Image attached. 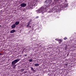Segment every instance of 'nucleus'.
<instances>
[{
	"instance_id": "nucleus-8",
	"label": "nucleus",
	"mask_w": 76,
	"mask_h": 76,
	"mask_svg": "<svg viewBox=\"0 0 76 76\" xmlns=\"http://www.w3.org/2000/svg\"><path fill=\"white\" fill-rule=\"evenodd\" d=\"M31 70L33 72H36V71L34 70L32 67H31Z\"/></svg>"
},
{
	"instance_id": "nucleus-11",
	"label": "nucleus",
	"mask_w": 76,
	"mask_h": 76,
	"mask_svg": "<svg viewBox=\"0 0 76 76\" xmlns=\"http://www.w3.org/2000/svg\"><path fill=\"white\" fill-rule=\"evenodd\" d=\"M33 61V59H30L29 61V62H32Z\"/></svg>"
},
{
	"instance_id": "nucleus-15",
	"label": "nucleus",
	"mask_w": 76,
	"mask_h": 76,
	"mask_svg": "<svg viewBox=\"0 0 76 76\" xmlns=\"http://www.w3.org/2000/svg\"><path fill=\"white\" fill-rule=\"evenodd\" d=\"M64 39L65 40H66V39H67V38H66V37H65L64 38Z\"/></svg>"
},
{
	"instance_id": "nucleus-19",
	"label": "nucleus",
	"mask_w": 76,
	"mask_h": 76,
	"mask_svg": "<svg viewBox=\"0 0 76 76\" xmlns=\"http://www.w3.org/2000/svg\"><path fill=\"white\" fill-rule=\"evenodd\" d=\"M26 73V71H25L23 72V73H24V74H25V73Z\"/></svg>"
},
{
	"instance_id": "nucleus-3",
	"label": "nucleus",
	"mask_w": 76,
	"mask_h": 76,
	"mask_svg": "<svg viewBox=\"0 0 76 76\" xmlns=\"http://www.w3.org/2000/svg\"><path fill=\"white\" fill-rule=\"evenodd\" d=\"M20 6H21V7H25L26 6V4L23 3L20 4Z\"/></svg>"
},
{
	"instance_id": "nucleus-5",
	"label": "nucleus",
	"mask_w": 76,
	"mask_h": 76,
	"mask_svg": "<svg viewBox=\"0 0 76 76\" xmlns=\"http://www.w3.org/2000/svg\"><path fill=\"white\" fill-rule=\"evenodd\" d=\"M15 30H11L10 31V33H11V34H13V33H14V32H15Z\"/></svg>"
},
{
	"instance_id": "nucleus-25",
	"label": "nucleus",
	"mask_w": 76,
	"mask_h": 76,
	"mask_svg": "<svg viewBox=\"0 0 76 76\" xmlns=\"http://www.w3.org/2000/svg\"><path fill=\"white\" fill-rule=\"evenodd\" d=\"M67 56H69V55L67 54Z\"/></svg>"
},
{
	"instance_id": "nucleus-20",
	"label": "nucleus",
	"mask_w": 76,
	"mask_h": 76,
	"mask_svg": "<svg viewBox=\"0 0 76 76\" xmlns=\"http://www.w3.org/2000/svg\"><path fill=\"white\" fill-rule=\"evenodd\" d=\"M68 64H65V66H67V65H68Z\"/></svg>"
},
{
	"instance_id": "nucleus-18",
	"label": "nucleus",
	"mask_w": 76,
	"mask_h": 76,
	"mask_svg": "<svg viewBox=\"0 0 76 76\" xmlns=\"http://www.w3.org/2000/svg\"><path fill=\"white\" fill-rule=\"evenodd\" d=\"M38 18H39V17L38 16H37L35 18L36 19H38Z\"/></svg>"
},
{
	"instance_id": "nucleus-1",
	"label": "nucleus",
	"mask_w": 76,
	"mask_h": 76,
	"mask_svg": "<svg viewBox=\"0 0 76 76\" xmlns=\"http://www.w3.org/2000/svg\"><path fill=\"white\" fill-rule=\"evenodd\" d=\"M49 4L47 5H44L43 7H41L40 9L37 10V13H40L41 12H43L44 11H47L48 9V8L50 6H51L52 5L54 4V2L51 1H48V0H46L45 2V3H48Z\"/></svg>"
},
{
	"instance_id": "nucleus-6",
	"label": "nucleus",
	"mask_w": 76,
	"mask_h": 76,
	"mask_svg": "<svg viewBox=\"0 0 76 76\" xmlns=\"http://www.w3.org/2000/svg\"><path fill=\"white\" fill-rule=\"evenodd\" d=\"M16 26V25H15V24H14L11 26V28H15Z\"/></svg>"
},
{
	"instance_id": "nucleus-12",
	"label": "nucleus",
	"mask_w": 76,
	"mask_h": 76,
	"mask_svg": "<svg viewBox=\"0 0 76 76\" xmlns=\"http://www.w3.org/2000/svg\"><path fill=\"white\" fill-rule=\"evenodd\" d=\"M31 22H32V20H30L28 22V23H31Z\"/></svg>"
},
{
	"instance_id": "nucleus-4",
	"label": "nucleus",
	"mask_w": 76,
	"mask_h": 76,
	"mask_svg": "<svg viewBox=\"0 0 76 76\" xmlns=\"http://www.w3.org/2000/svg\"><path fill=\"white\" fill-rule=\"evenodd\" d=\"M19 23H20V21H16L15 23V25H19Z\"/></svg>"
},
{
	"instance_id": "nucleus-10",
	"label": "nucleus",
	"mask_w": 76,
	"mask_h": 76,
	"mask_svg": "<svg viewBox=\"0 0 76 76\" xmlns=\"http://www.w3.org/2000/svg\"><path fill=\"white\" fill-rule=\"evenodd\" d=\"M39 65L38 64H34L35 66H39Z\"/></svg>"
},
{
	"instance_id": "nucleus-17",
	"label": "nucleus",
	"mask_w": 76,
	"mask_h": 76,
	"mask_svg": "<svg viewBox=\"0 0 76 76\" xmlns=\"http://www.w3.org/2000/svg\"><path fill=\"white\" fill-rule=\"evenodd\" d=\"M24 56V57H27V54H26Z\"/></svg>"
},
{
	"instance_id": "nucleus-7",
	"label": "nucleus",
	"mask_w": 76,
	"mask_h": 76,
	"mask_svg": "<svg viewBox=\"0 0 76 76\" xmlns=\"http://www.w3.org/2000/svg\"><path fill=\"white\" fill-rule=\"evenodd\" d=\"M62 41L63 40H61V39H59V40L58 41L59 44H61V43L62 42Z\"/></svg>"
},
{
	"instance_id": "nucleus-14",
	"label": "nucleus",
	"mask_w": 76,
	"mask_h": 76,
	"mask_svg": "<svg viewBox=\"0 0 76 76\" xmlns=\"http://www.w3.org/2000/svg\"><path fill=\"white\" fill-rule=\"evenodd\" d=\"M55 40H56V41H58L59 39H55Z\"/></svg>"
},
{
	"instance_id": "nucleus-13",
	"label": "nucleus",
	"mask_w": 76,
	"mask_h": 76,
	"mask_svg": "<svg viewBox=\"0 0 76 76\" xmlns=\"http://www.w3.org/2000/svg\"><path fill=\"white\" fill-rule=\"evenodd\" d=\"M30 24V23H28V24H27V27H28V26Z\"/></svg>"
},
{
	"instance_id": "nucleus-16",
	"label": "nucleus",
	"mask_w": 76,
	"mask_h": 76,
	"mask_svg": "<svg viewBox=\"0 0 76 76\" xmlns=\"http://www.w3.org/2000/svg\"><path fill=\"white\" fill-rule=\"evenodd\" d=\"M24 71V70L23 69H21V72H23Z\"/></svg>"
},
{
	"instance_id": "nucleus-24",
	"label": "nucleus",
	"mask_w": 76,
	"mask_h": 76,
	"mask_svg": "<svg viewBox=\"0 0 76 76\" xmlns=\"http://www.w3.org/2000/svg\"><path fill=\"white\" fill-rule=\"evenodd\" d=\"M1 53H0V55H1Z\"/></svg>"
},
{
	"instance_id": "nucleus-23",
	"label": "nucleus",
	"mask_w": 76,
	"mask_h": 76,
	"mask_svg": "<svg viewBox=\"0 0 76 76\" xmlns=\"http://www.w3.org/2000/svg\"><path fill=\"white\" fill-rule=\"evenodd\" d=\"M0 27H1V25H0Z\"/></svg>"
},
{
	"instance_id": "nucleus-22",
	"label": "nucleus",
	"mask_w": 76,
	"mask_h": 76,
	"mask_svg": "<svg viewBox=\"0 0 76 76\" xmlns=\"http://www.w3.org/2000/svg\"><path fill=\"white\" fill-rule=\"evenodd\" d=\"M29 27H30V28H31V26H29Z\"/></svg>"
},
{
	"instance_id": "nucleus-21",
	"label": "nucleus",
	"mask_w": 76,
	"mask_h": 76,
	"mask_svg": "<svg viewBox=\"0 0 76 76\" xmlns=\"http://www.w3.org/2000/svg\"><path fill=\"white\" fill-rule=\"evenodd\" d=\"M34 6H37V4L35 5V4H34Z\"/></svg>"
},
{
	"instance_id": "nucleus-2",
	"label": "nucleus",
	"mask_w": 76,
	"mask_h": 76,
	"mask_svg": "<svg viewBox=\"0 0 76 76\" xmlns=\"http://www.w3.org/2000/svg\"><path fill=\"white\" fill-rule=\"evenodd\" d=\"M19 60H20V59H15L14 61H13L12 62V66H14L15 64L16 63H18V61H19Z\"/></svg>"
},
{
	"instance_id": "nucleus-9",
	"label": "nucleus",
	"mask_w": 76,
	"mask_h": 76,
	"mask_svg": "<svg viewBox=\"0 0 76 76\" xmlns=\"http://www.w3.org/2000/svg\"><path fill=\"white\" fill-rule=\"evenodd\" d=\"M67 4H65L64 5V7H67Z\"/></svg>"
}]
</instances>
